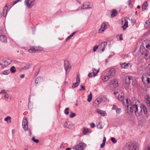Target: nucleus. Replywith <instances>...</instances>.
I'll return each instance as SVG.
<instances>
[{
	"label": "nucleus",
	"instance_id": "nucleus-59",
	"mask_svg": "<svg viewBox=\"0 0 150 150\" xmlns=\"http://www.w3.org/2000/svg\"><path fill=\"white\" fill-rule=\"evenodd\" d=\"M105 143H102L100 145V147L102 148H103L105 145Z\"/></svg>",
	"mask_w": 150,
	"mask_h": 150
},
{
	"label": "nucleus",
	"instance_id": "nucleus-14",
	"mask_svg": "<svg viewBox=\"0 0 150 150\" xmlns=\"http://www.w3.org/2000/svg\"><path fill=\"white\" fill-rule=\"evenodd\" d=\"M64 127L69 129H72L74 127V125L71 121L65 122L64 124Z\"/></svg>",
	"mask_w": 150,
	"mask_h": 150
},
{
	"label": "nucleus",
	"instance_id": "nucleus-4",
	"mask_svg": "<svg viewBox=\"0 0 150 150\" xmlns=\"http://www.w3.org/2000/svg\"><path fill=\"white\" fill-rule=\"evenodd\" d=\"M149 50H146L144 46H141L140 47V52L142 55H144L145 56V58L146 59H148L150 57V55L148 52Z\"/></svg>",
	"mask_w": 150,
	"mask_h": 150
},
{
	"label": "nucleus",
	"instance_id": "nucleus-18",
	"mask_svg": "<svg viewBox=\"0 0 150 150\" xmlns=\"http://www.w3.org/2000/svg\"><path fill=\"white\" fill-rule=\"evenodd\" d=\"M144 46L146 47L147 50H149L150 49V40H146L144 41L143 44Z\"/></svg>",
	"mask_w": 150,
	"mask_h": 150
},
{
	"label": "nucleus",
	"instance_id": "nucleus-6",
	"mask_svg": "<svg viewBox=\"0 0 150 150\" xmlns=\"http://www.w3.org/2000/svg\"><path fill=\"white\" fill-rule=\"evenodd\" d=\"M118 85V82L117 80L112 79L111 80L109 83V86L110 89L114 90Z\"/></svg>",
	"mask_w": 150,
	"mask_h": 150
},
{
	"label": "nucleus",
	"instance_id": "nucleus-48",
	"mask_svg": "<svg viewBox=\"0 0 150 150\" xmlns=\"http://www.w3.org/2000/svg\"><path fill=\"white\" fill-rule=\"evenodd\" d=\"M111 140L112 142L114 143H116L117 142V140L115 139V138L113 137L111 138Z\"/></svg>",
	"mask_w": 150,
	"mask_h": 150
},
{
	"label": "nucleus",
	"instance_id": "nucleus-42",
	"mask_svg": "<svg viewBox=\"0 0 150 150\" xmlns=\"http://www.w3.org/2000/svg\"><path fill=\"white\" fill-rule=\"evenodd\" d=\"M143 150H150V144L147 145Z\"/></svg>",
	"mask_w": 150,
	"mask_h": 150
},
{
	"label": "nucleus",
	"instance_id": "nucleus-55",
	"mask_svg": "<svg viewBox=\"0 0 150 150\" xmlns=\"http://www.w3.org/2000/svg\"><path fill=\"white\" fill-rule=\"evenodd\" d=\"M119 39L121 40H123V38H122V34H121L120 35V36H119Z\"/></svg>",
	"mask_w": 150,
	"mask_h": 150
},
{
	"label": "nucleus",
	"instance_id": "nucleus-8",
	"mask_svg": "<svg viewBox=\"0 0 150 150\" xmlns=\"http://www.w3.org/2000/svg\"><path fill=\"white\" fill-rule=\"evenodd\" d=\"M128 19L129 18L127 17H125L121 19V22L122 25H123L122 26V28L123 29V30H125L128 26Z\"/></svg>",
	"mask_w": 150,
	"mask_h": 150
},
{
	"label": "nucleus",
	"instance_id": "nucleus-36",
	"mask_svg": "<svg viewBox=\"0 0 150 150\" xmlns=\"http://www.w3.org/2000/svg\"><path fill=\"white\" fill-rule=\"evenodd\" d=\"M76 32H74L72 33L66 39V41H68L76 33Z\"/></svg>",
	"mask_w": 150,
	"mask_h": 150
},
{
	"label": "nucleus",
	"instance_id": "nucleus-13",
	"mask_svg": "<svg viewBox=\"0 0 150 150\" xmlns=\"http://www.w3.org/2000/svg\"><path fill=\"white\" fill-rule=\"evenodd\" d=\"M64 68L66 72H67L70 71L71 69V66L69 61L67 60H65L64 62Z\"/></svg>",
	"mask_w": 150,
	"mask_h": 150
},
{
	"label": "nucleus",
	"instance_id": "nucleus-41",
	"mask_svg": "<svg viewBox=\"0 0 150 150\" xmlns=\"http://www.w3.org/2000/svg\"><path fill=\"white\" fill-rule=\"evenodd\" d=\"M97 127L98 129H102L103 127L102 126L101 123L99 122L98 123V125L96 126Z\"/></svg>",
	"mask_w": 150,
	"mask_h": 150
},
{
	"label": "nucleus",
	"instance_id": "nucleus-30",
	"mask_svg": "<svg viewBox=\"0 0 150 150\" xmlns=\"http://www.w3.org/2000/svg\"><path fill=\"white\" fill-rule=\"evenodd\" d=\"M38 50L36 48L33 47H31L30 49L28 50V51L30 53H33L34 52H37Z\"/></svg>",
	"mask_w": 150,
	"mask_h": 150
},
{
	"label": "nucleus",
	"instance_id": "nucleus-62",
	"mask_svg": "<svg viewBox=\"0 0 150 150\" xmlns=\"http://www.w3.org/2000/svg\"><path fill=\"white\" fill-rule=\"evenodd\" d=\"M96 69L95 68H94L92 69V71L94 72V71H96Z\"/></svg>",
	"mask_w": 150,
	"mask_h": 150
},
{
	"label": "nucleus",
	"instance_id": "nucleus-7",
	"mask_svg": "<svg viewBox=\"0 0 150 150\" xmlns=\"http://www.w3.org/2000/svg\"><path fill=\"white\" fill-rule=\"evenodd\" d=\"M106 98L104 96H103L101 98H98L93 103V105L94 106L97 107L100 103L103 101H106Z\"/></svg>",
	"mask_w": 150,
	"mask_h": 150
},
{
	"label": "nucleus",
	"instance_id": "nucleus-20",
	"mask_svg": "<svg viewBox=\"0 0 150 150\" xmlns=\"http://www.w3.org/2000/svg\"><path fill=\"white\" fill-rule=\"evenodd\" d=\"M9 6V4H7L4 8L3 11V16L4 17L6 16L8 10V6Z\"/></svg>",
	"mask_w": 150,
	"mask_h": 150
},
{
	"label": "nucleus",
	"instance_id": "nucleus-32",
	"mask_svg": "<svg viewBox=\"0 0 150 150\" xmlns=\"http://www.w3.org/2000/svg\"><path fill=\"white\" fill-rule=\"evenodd\" d=\"M150 25V22L149 20H146L145 23L144 25V27L146 28H148Z\"/></svg>",
	"mask_w": 150,
	"mask_h": 150
},
{
	"label": "nucleus",
	"instance_id": "nucleus-33",
	"mask_svg": "<svg viewBox=\"0 0 150 150\" xmlns=\"http://www.w3.org/2000/svg\"><path fill=\"white\" fill-rule=\"evenodd\" d=\"M42 80V79L41 77H38L35 81V83L36 84H38L40 83V82Z\"/></svg>",
	"mask_w": 150,
	"mask_h": 150
},
{
	"label": "nucleus",
	"instance_id": "nucleus-60",
	"mask_svg": "<svg viewBox=\"0 0 150 150\" xmlns=\"http://www.w3.org/2000/svg\"><path fill=\"white\" fill-rule=\"evenodd\" d=\"M24 74H22L20 75V77L21 78H23L24 77Z\"/></svg>",
	"mask_w": 150,
	"mask_h": 150
},
{
	"label": "nucleus",
	"instance_id": "nucleus-49",
	"mask_svg": "<svg viewBox=\"0 0 150 150\" xmlns=\"http://www.w3.org/2000/svg\"><path fill=\"white\" fill-rule=\"evenodd\" d=\"M80 86L81 87V89H79V91H81L82 90H85V86H84L81 85Z\"/></svg>",
	"mask_w": 150,
	"mask_h": 150
},
{
	"label": "nucleus",
	"instance_id": "nucleus-44",
	"mask_svg": "<svg viewBox=\"0 0 150 150\" xmlns=\"http://www.w3.org/2000/svg\"><path fill=\"white\" fill-rule=\"evenodd\" d=\"M109 78L108 76H105L103 79L102 80L103 81H106L108 80Z\"/></svg>",
	"mask_w": 150,
	"mask_h": 150
},
{
	"label": "nucleus",
	"instance_id": "nucleus-56",
	"mask_svg": "<svg viewBox=\"0 0 150 150\" xmlns=\"http://www.w3.org/2000/svg\"><path fill=\"white\" fill-rule=\"evenodd\" d=\"M6 92L5 91V90H3L0 92V94H1V93H4V94H5V93H6Z\"/></svg>",
	"mask_w": 150,
	"mask_h": 150
},
{
	"label": "nucleus",
	"instance_id": "nucleus-47",
	"mask_svg": "<svg viewBox=\"0 0 150 150\" xmlns=\"http://www.w3.org/2000/svg\"><path fill=\"white\" fill-rule=\"evenodd\" d=\"M32 140L35 142L36 143H38L39 142V140L37 139H35V137H33L32 139Z\"/></svg>",
	"mask_w": 150,
	"mask_h": 150
},
{
	"label": "nucleus",
	"instance_id": "nucleus-57",
	"mask_svg": "<svg viewBox=\"0 0 150 150\" xmlns=\"http://www.w3.org/2000/svg\"><path fill=\"white\" fill-rule=\"evenodd\" d=\"M106 140V138L105 137H104L103 138V143L105 144V142Z\"/></svg>",
	"mask_w": 150,
	"mask_h": 150
},
{
	"label": "nucleus",
	"instance_id": "nucleus-3",
	"mask_svg": "<svg viewBox=\"0 0 150 150\" xmlns=\"http://www.w3.org/2000/svg\"><path fill=\"white\" fill-rule=\"evenodd\" d=\"M139 147L138 144L135 143L126 145L124 148L123 150H138Z\"/></svg>",
	"mask_w": 150,
	"mask_h": 150
},
{
	"label": "nucleus",
	"instance_id": "nucleus-52",
	"mask_svg": "<svg viewBox=\"0 0 150 150\" xmlns=\"http://www.w3.org/2000/svg\"><path fill=\"white\" fill-rule=\"evenodd\" d=\"M9 96L8 94L7 93V92L5 93V96H4V98L6 99H8L9 98Z\"/></svg>",
	"mask_w": 150,
	"mask_h": 150
},
{
	"label": "nucleus",
	"instance_id": "nucleus-27",
	"mask_svg": "<svg viewBox=\"0 0 150 150\" xmlns=\"http://www.w3.org/2000/svg\"><path fill=\"white\" fill-rule=\"evenodd\" d=\"M115 71L113 68H111L109 70L108 74L109 76H113L115 74Z\"/></svg>",
	"mask_w": 150,
	"mask_h": 150
},
{
	"label": "nucleus",
	"instance_id": "nucleus-63",
	"mask_svg": "<svg viewBox=\"0 0 150 150\" xmlns=\"http://www.w3.org/2000/svg\"><path fill=\"white\" fill-rule=\"evenodd\" d=\"M66 150H71V149L70 148H67L66 149Z\"/></svg>",
	"mask_w": 150,
	"mask_h": 150
},
{
	"label": "nucleus",
	"instance_id": "nucleus-29",
	"mask_svg": "<svg viewBox=\"0 0 150 150\" xmlns=\"http://www.w3.org/2000/svg\"><path fill=\"white\" fill-rule=\"evenodd\" d=\"M148 4L147 1H145L143 3L142 6V9L143 11L146 10L147 7H148Z\"/></svg>",
	"mask_w": 150,
	"mask_h": 150
},
{
	"label": "nucleus",
	"instance_id": "nucleus-34",
	"mask_svg": "<svg viewBox=\"0 0 150 150\" xmlns=\"http://www.w3.org/2000/svg\"><path fill=\"white\" fill-rule=\"evenodd\" d=\"M92 98V94L91 93H90V94L88 95V99H87V101L88 102H90L91 101Z\"/></svg>",
	"mask_w": 150,
	"mask_h": 150
},
{
	"label": "nucleus",
	"instance_id": "nucleus-31",
	"mask_svg": "<svg viewBox=\"0 0 150 150\" xmlns=\"http://www.w3.org/2000/svg\"><path fill=\"white\" fill-rule=\"evenodd\" d=\"M117 14V11L115 9H113L112 11V12L111 14V16L112 17H114L116 16Z\"/></svg>",
	"mask_w": 150,
	"mask_h": 150
},
{
	"label": "nucleus",
	"instance_id": "nucleus-40",
	"mask_svg": "<svg viewBox=\"0 0 150 150\" xmlns=\"http://www.w3.org/2000/svg\"><path fill=\"white\" fill-rule=\"evenodd\" d=\"M10 70L12 73H13L16 72V69L14 66L12 67L10 69Z\"/></svg>",
	"mask_w": 150,
	"mask_h": 150
},
{
	"label": "nucleus",
	"instance_id": "nucleus-50",
	"mask_svg": "<svg viewBox=\"0 0 150 150\" xmlns=\"http://www.w3.org/2000/svg\"><path fill=\"white\" fill-rule=\"evenodd\" d=\"M3 63H4V65L5 66H8L10 64V63L8 62L6 60H4L3 61Z\"/></svg>",
	"mask_w": 150,
	"mask_h": 150
},
{
	"label": "nucleus",
	"instance_id": "nucleus-45",
	"mask_svg": "<svg viewBox=\"0 0 150 150\" xmlns=\"http://www.w3.org/2000/svg\"><path fill=\"white\" fill-rule=\"evenodd\" d=\"M76 114L72 112H71L70 115V117L71 118H73L76 116Z\"/></svg>",
	"mask_w": 150,
	"mask_h": 150
},
{
	"label": "nucleus",
	"instance_id": "nucleus-1",
	"mask_svg": "<svg viewBox=\"0 0 150 150\" xmlns=\"http://www.w3.org/2000/svg\"><path fill=\"white\" fill-rule=\"evenodd\" d=\"M130 103L127 109H126L129 115H131L133 111H134L137 116H139L142 114V108L141 106L138 108L137 106L139 101L136 100L134 97L132 98L129 101Z\"/></svg>",
	"mask_w": 150,
	"mask_h": 150
},
{
	"label": "nucleus",
	"instance_id": "nucleus-22",
	"mask_svg": "<svg viewBox=\"0 0 150 150\" xmlns=\"http://www.w3.org/2000/svg\"><path fill=\"white\" fill-rule=\"evenodd\" d=\"M112 110H116V112L117 114H120L122 111L121 109L118 108L116 105H113L112 108Z\"/></svg>",
	"mask_w": 150,
	"mask_h": 150
},
{
	"label": "nucleus",
	"instance_id": "nucleus-21",
	"mask_svg": "<svg viewBox=\"0 0 150 150\" xmlns=\"http://www.w3.org/2000/svg\"><path fill=\"white\" fill-rule=\"evenodd\" d=\"M7 37L4 35H0V40L2 42H7Z\"/></svg>",
	"mask_w": 150,
	"mask_h": 150
},
{
	"label": "nucleus",
	"instance_id": "nucleus-46",
	"mask_svg": "<svg viewBox=\"0 0 150 150\" xmlns=\"http://www.w3.org/2000/svg\"><path fill=\"white\" fill-rule=\"evenodd\" d=\"M69 109L68 108H66L64 110V113L66 115H68L69 114V112L68 111V110Z\"/></svg>",
	"mask_w": 150,
	"mask_h": 150
},
{
	"label": "nucleus",
	"instance_id": "nucleus-19",
	"mask_svg": "<svg viewBox=\"0 0 150 150\" xmlns=\"http://www.w3.org/2000/svg\"><path fill=\"white\" fill-rule=\"evenodd\" d=\"M107 25L105 23H103L102 24L101 26L99 29L98 32L99 33H101L102 32L104 31L107 28Z\"/></svg>",
	"mask_w": 150,
	"mask_h": 150
},
{
	"label": "nucleus",
	"instance_id": "nucleus-12",
	"mask_svg": "<svg viewBox=\"0 0 150 150\" xmlns=\"http://www.w3.org/2000/svg\"><path fill=\"white\" fill-rule=\"evenodd\" d=\"M22 126L23 129L26 131L28 129V124L27 119L25 117L23 118L22 122Z\"/></svg>",
	"mask_w": 150,
	"mask_h": 150
},
{
	"label": "nucleus",
	"instance_id": "nucleus-16",
	"mask_svg": "<svg viewBox=\"0 0 150 150\" xmlns=\"http://www.w3.org/2000/svg\"><path fill=\"white\" fill-rule=\"evenodd\" d=\"M144 101L147 106L150 107V97L148 95L144 97Z\"/></svg>",
	"mask_w": 150,
	"mask_h": 150
},
{
	"label": "nucleus",
	"instance_id": "nucleus-43",
	"mask_svg": "<svg viewBox=\"0 0 150 150\" xmlns=\"http://www.w3.org/2000/svg\"><path fill=\"white\" fill-rule=\"evenodd\" d=\"M128 3L129 4V7L130 8H132L133 7V4L131 3V0H129L128 1Z\"/></svg>",
	"mask_w": 150,
	"mask_h": 150
},
{
	"label": "nucleus",
	"instance_id": "nucleus-53",
	"mask_svg": "<svg viewBox=\"0 0 150 150\" xmlns=\"http://www.w3.org/2000/svg\"><path fill=\"white\" fill-rule=\"evenodd\" d=\"M20 0H16L15 1L13 4L11 5V7H12L13 6H14L15 4H16Z\"/></svg>",
	"mask_w": 150,
	"mask_h": 150
},
{
	"label": "nucleus",
	"instance_id": "nucleus-51",
	"mask_svg": "<svg viewBox=\"0 0 150 150\" xmlns=\"http://www.w3.org/2000/svg\"><path fill=\"white\" fill-rule=\"evenodd\" d=\"M98 45H95V46H94L93 47V51L94 52H95L96 51L97 48H98Z\"/></svg>",
	"mask_w": 150,
	"mask_h": 150
},
{
	"label": "nucleus",
	"instance_id": "nucleus-37",
	"mask_svg": "<svg viewBox=\"0 0 150 150\" xmlns=\"http://www.w3.org/2000/svg\"><path fill=\"white\" fill-rule=\"evenodd\" d=\"M89 131V130L88 128L84 129L83 130V134L85 135L86 133Z\"/></svg>",
	"mask_w": 150,
	"mask_h": 150
},
{
	"label": "nucleus",
	"instance_id": "nucleus-54",
	"mask_svg": "<svg viewBox=\"0 0 150 150\" xmlns=\"http://www.w3.org/2000/svg\"><path fill=\"white\" fill-rule=\"evenodd\" d=\"M95 125L94 123H92L90 124V127L91 128H93L95 127Z\"/></svg>",
	"mask_w": 150,
	"mask_h": 150
},
{
	"label": "nucleus",
	"instance_id": "nucleus-39",
	"mask_svg": "<svg viewBox=\"0 0 150 150\" xmlns=\"http://www.w3.org/2000/svg\"><path fill=\"white\" fill-rule=\"evenodd\" d=\"M145 82H146L148 85H150V76L145 79Z\"/></svg>",
	"mask_w": 150,
	"mask_h": 150
},
{
	"label": "nucleus",
	"instance_id": "nucleus-38",
	"mask_svg": "<svg viewBox=\"0 0 150 150\" xmlns=\"http://www.w3.org/2000/svg\"><path fill=\"white\" fill-rule=\"evenodd\" d=\"M10 71L9 70H6L3 71L2 73L4 75H7L9 74Z\"/></svg>",
	"mask_w": 150,
	"mask_h": 150
},
{
	"label": "nucleus",
	"instance_id": "nucleus-17",
	"mask_svg": "<svg viewBox=\"0 0 150 150\" xmlns=\"http://www.w3.org/2000/svg\"><path fill=\"white\" fill-rule=\"evenodd\" d=\"M125 83L129 85V83L132 82V77L131 76H128L125 77Z\"/></svg>",
	"mask_w": 150,
	"mask_h": 150
},
{
	"label": "nucleus",
	"instance_id": "nucleus-11",
	"mask_svg": "<svg viewBox=\"0 0 150 150\" xmlns=\"http://www.w3.org/2000/svg\"><path fill=\"white\" fill-rule=\"evenodd\" d=\"M132 65V64L130 63H126L125 62L120 64L121 67L122 69H131Z\"/></svg>",
	"mask_w": 150,
	"mask_h": 150
},
{
	"label": "nucleus",
	"instance_id": "nucleus-64",
	"mask_svg": "<svg viewBox=\"0 0 150 150\" xmlns=\"http://www.w3.org/2000/svg\"><path fill=\"white\" fill-rule=\"evenodd\" d=\"M148 67L150 70V63L148 65Z\"/></svg>",
	"mask_w": 150,
	"mask_h": 150
},
{
	"label": "nucleus",
	"instance_id": "nucleus-9",
	"mask_svg": "<svg viewBox=\"0 0 150 150\" xmlns=\"http://www.w3.org/2000/svg\"><path fill=\"white\" fill-rule=\"evenodd\" d=\"M35 1V0H25V5L28 8H31L34 6Z\"/></svg>",
	"mask_w": 150,
	"mask_h": 150
},
{
	"label": "nucleus",
	"instance_id": "nucleus-61",
	"mask_svg": "<svg viewBox=\"0 0 150 150\" xmlns=\"http://www.w3.org/2000/svg\"><path fill=\"white\" fill-rule=\"evenodd\" d=\"M9 6H10V7H11V5L13 4V3L11 2V3H9Z\"/></svg>",
	"mask_w": 150,
	"mask_h": 150
},
{
	"label": "nucleus",
	"instance_id": "nucleus-24",
	"mask_svg": "<svg viewBox=\"0 0 150 150\" xmlns=\"http://www.w3.org/2000/svg\"><path fill=\"white\" fill-rule=\"evenodd\" d=\"M150 75L147 73H144L143 74L142 80L144 83H145V79H146L147 77H148Z\"/></svg>",
	"mask_w": 150,
	"mask_h": 150
},
{
	"label": "nucleus",
	"instance_id": "nucleus-28",
	"mask_svg": "<svg viewBox=\"0 0 150 150\" xmlns=\"http://www.w3.org/2000/svg\"><path fill=\"white\" fill-rule=\"evenodd\" d=\"M99 71V69L95 73L94 72L92 71L88 74V76L90 77H92L93 76H96Z\"/></svg>",
	"mask_w": 150,
	"mask_h": 150
},
{
	"label": "nucleus",
	"instance_id": "nucleus-23",
	"mask_svg": "<svg viewBox=\"0 0 150 150\" xmlns=\"http://www.w3.org/2000/svg\"><path fill=\"white\" fill-rule=\"evenodd\" d=\"M96 112L97 113L100 114L103 116H104L107 114L105 111L99 109H97Z\"/></svg>",
	"mask_w": 150,
	"mask_h": 150
},
{
	"label": "nucleus",
	"instance_id": "nucleus-58",
	"mask_svg": "<svg viewBox=\"0 0 150 150\" xmlns=\"http://www.w3.org/2000/svg\"><path fill=\"white\" fill-rule=\"evenodd\" d=\"M30 66V64H29L27 65L26 66H25V67L26 69H28L29 68Z\"/></svg>",
	"mask_w": 150,
	"mask_h": 150
},
{
	"label": "nucleus",
	"instance_id": "nucleus-5",
	"mask_svg": "<svg viewBox=\"0 0 150 150\" xmlns=\"http://www.w3.org/2000/svg\"><path fill=\"white\" fill-rule=\"evenodd\" d=\"M92 8L90 3L89 2H85L83 3L82 6L81 7H79L77 10L70 11L71 12H76L82 9H86L87 8Z\"/></svg>",
	"mask_w": 150,
	"mask_h": 150
},
{
	"label": "nucleus",
	"instance_id": "nucleus-15",
	"mask_svg": "<svg viewBox=\"0 0 150 150\" xmlns=\"http://www.w3.org/2000/svg\"><path fill=\"white\" fill-rule=\"evenodd\" d=\"M76 81V82L73 83L72 85V87L73 88L76 87L79 84L80 82V79L78 76H77Z\"/></svg>",
	"mask_w": 150,
	"mask_h": 150
},
{
	"label": "nucleus",
	"instance_id": "nucleus-25",
	"mask_svg": "<svg viewBox=\"0 0 150 150\" xmlns=\"http://www.w3.org/2000/svg\"><path fill=\"white\" fill-rule=\"evenodd\" d=\"M142 110H143L144 114L145 116L146 117H149V114L148 113L147 109L146 107L144 105L142 106Z\"/></svg>",
	"mask_w": 150,
	"mask_h": 150
},
{
	"label": "nucleus",
	"instance_id": "nucleus-10",
	"mask_svg": "<svg viewBox=\"0 0 150 150\" xmlns=\"http://www.w3.org/2000/svg\"><path fill=\"white\" fill-rule=\"evenodd\" d=\"M86 147V144L83 142H80L75 148L76 150H83Z\"/></svg>",
	"mask_w": 150,
	"mask_h": 150
},
{
	"label": "nucleus",
	"instance_id": "nucleus-2",
	"mask_svg": "<svg viewBox=\"0 0 150 150\" xmlns=\"http://www.w3.org/2000/svg\"><path fill=\"white\" fill-rule=\"evenodd\" d=\"M120 94L118 92H115L114 93L115 95H117L118 94L117 97L118 99L120 101L122 102L123 104V107L125 108V110H126V109H127L129 107V105L130 102L129 101L130 100H129L128 99H126V103L124 102V94L123 93L122 91L120 92Z\"/></svg>",
	"mask_w": 150,
	"mask_h": 150
},
{
	"label": "nucleus",
	"instance_id": "nucleus-35",
	"mask_svg": "<svg viewBox=\"0 0 150 150\" xmlns=\"http://www.w3.org/2000/svg\"><path fill=\"white\" fill-rule=\"evenodd\" d=\"M11 117L8 116L5 118L4 120L6 122H8V123H10L11 122Z\"/></svg>",
	"mask_w": 150,
	"mask_h": 150
},
{
	"label": "nucleus",
	"instance_id": "nucleus-26",
	"mask_svg": "<svg viewBox=\"0 0 150 150\" xmlns=\"http://www.w3.org/2000/svg\"><path fill=\"white\" fill-rule=\"evenodd\" d=\"M107 45V42H104L101 44L100 48L102 52H103L104 51L105 48L106 46Z\"/></svg>",
	"mask_w": 150,
	"mask_h": 150
}]
</instances>
